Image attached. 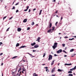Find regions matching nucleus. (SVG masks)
Wrapping results in <instances>:
<instances>
[{
  "instance_id": "obj_22",
  "label": "nucleus",
  "mask_w": 76,
  "mask_h": 76,
  "mask_svg": "<svg viewBox=\"0 0 76 76\" xmlns=\"http://www.w3.org/2000/svg\"><path fill=\"white\" fill-rule=\"evenodd\" d=\"M58 72H61V71H62V70L60 69H58Z\"/></svg>"
},
{
  "instance_id": "obj_15",
  "label": "nucleus",
  "mask_w": 76,
  "mask_h": 76,
  "mask_svg": "<svg viewBox=\"0 0 76 76\" xmlns=\"http://www.w3.org/2000/svg\"><path fill=\"white\" fill-rule=\"evenodd\" d=\"M19 44L18 43H17L16 45V47H19Z\"/></svg>"
},
{
  "instance_id": "obj_45",
  "label": "nucleus",
  "mask_w": 76,
  "mask_h": 76,
  "mask_svg": "<svg viewBox=\"0 0 76 76\" xmlns=\"http://www.w3.org/2000/svg\"><path fill=\"white\" fill-rule=\"evenodd\" d=\"M54 64V63L53 62H52L51 63V65H53V64Z\"/></svg>"
},
{
  "instance_id": "obj_12",
  "label": "nucleus",
  "mask_w": 76,
  "mask_h": 76,
  "mask_svg": "<svg viewBox=\"0 0 76 76\" xmlns=\"http://www.w3.org/2000/svg\"><path fill=\"white\" fill-rule=\"evenodd\" d=\"M65 64V65H66V66H70V65H72V64Z\"/></svg>"
},
{
  "instance_id": "obj_6",
  "label": "nucleus",
  "mask_w": 76,
  "mask_h": 76,
  "mask_svg": "<svg viewBox=\"0 0 76 76\" xmlns=\"http://www.w3.org/2000/svg\"><path fill=\"white\" fill-rule=\"evenodd\" d=\"M41 39V38L39 37H38L37 38V40H36V41H38V42H40V41H39L40 40V39Z\"/></svg>"
},
{
  "instance_id": "obj_34",
  "label": "nucleus",
  "mask_w": 76,
  "mask_h": 76,
  "mask_svg": "<svg viewBox=\"0 0 76 76\" xmlns=\"http://www.w3.org/2000/svg\"><path fill=\"white\" fill-rule=\"evenodd\" d=\"M15 9V7L13 6L12 8V9Z\"/></svg>"
},
{
  "instance_id": "obj_47",
  "label": "nucleus",
  "mask_w": 76,
  "mask_h": 76,
  "mask_svg": "<svg viewBox=\"0 0 76 76\" xmlns=\"http://www.w3.org/2000/svg\"><path fill=\"white\" fill-rule=\"evenodd\" d=\"M54 56H58V55H56V54H55L54 55Z\"/></svg>"
},
{
  "instance_id": "obj_49",
  "label": "nucleus",
  "mask_w": 76,
  "mask_h": 76,
  "mask_svg": "<svg viewBox=\"0 0 76 76\" xmlns=\"http://www.w3.org/2000/svg\"><path fill=\"white\" fill-rule=\"evenodd\" d=\"M2 55H3V53H1L0 54V56H2Z\"/></svg>"
},
{
  "instance_id": "obj_28",
  "label": "nucleus",
  "mask_w": 76,
  "mask_h": 76,
  "mask_svg": "<svg viewBox=\"0 0 76 76\" xmlns=\"http://www.w3.org/2000/svg\"><path fill=\"white\" fill-rule=\"evenodd\" d=\"M17 75L18 76H20V74H19V73H18L17 74Z\"/></svg>"
},
{
  "instance_id": "obj_23",
  "label": "nucleus",
  "mask_w": 76,
  "mask_h": 76,
  "mask_svg": "<svg viewBox=\"0 0 76 76\" xmlns=\"http://www.w3.org/2000/svg\"><path fill=\"white\" fill-rule=\"evenodd\" d=\"M73 39H74V38H72V39H69V40L70 41L72 40Z\"/></svg>"
},
{
  "instance_id": "obj_50",
  "label": "nucleus",
  "mask_w": 76,
  "mask_h": 76,
  "mask_svg": "<svg viewBox=\"0 0 76 76\" xmlns=\"http://www.w3.org/2000/svg\"><path fill=\"white\" fill-rule=\"evenodd\" d=\"M18 4H19V3H17L15 4V5H16H16H18Z\"/></svg>"
},
{
  "instance_id": "obj_42",
  "label": "nucleus",
  "mask_w": 76,
  "mask_h": 76,
  "mask_svg": "<svg viewBox=\"0 0 76 76\" xmlns=\"http://www.w3.org/2000/svg\"><path fill=\"white\" fill-rule=\"evenodd\" d=\"M45 69H48V67H45Z\"/></svg>"
},
{
  "instance_id": "obj_33",
  "label": "nucleus",
  "mask_w": 76,
  "mask_h": 76,
  "mask_svg": "<svg viewBox=\"0 0 76 76\" xmlns=\"http://www.w3.org/2000/svg\"><path fill=\"white\" fill-rule=\"evenodd\" d=\"M9 29H10V28L9 27L8 28H7L6 30V31H9Z\"/></svg>"
},
{
  "instance_id": "obj_54",
  "label": "nucleus",
  "mask_w": 76,
  "mask_h": 76,
  "mask_svg": "<svg viewBox=\"0 0 76 76\" xmlns=\"http://www.w3.org/2000/svg\"><path fill=\"white\" fill-rule=\"evenodd\" d=\"M42 66H44V65H45V64H42Z\"/></svg>"
},
{
  "instance_id": "obj_17",
  "label": "nucleus",
  "mask_w": 76,
  "mask_h": 76,
  "mask_svg": "<svg viewBox=\"0 0 76 76\" xmlns=\"http://www.w3.org/2000/svg\"><path fill=\"white\" fill-rule=\"evenodd\" d=\"M18 57V56H14L13 57H12V59H13V58H16Z\"/></svg>"
},
{
  "instance_id": "obj_20",
  "label": "nucleus",
  "mask_w": 76,
  "mask_h": 76,
  "mask_svg": "<svg viewBox=\"0 0 76 76\" xmlns=\"http://www.w3.org/2000/svg\"><path fill=\"white\" fill-rule=\"evenodd\" d=\"M33 76H38V75H36V73H34Z\"/></svg>"
},
{
  "instance_id": "obj_36",
  "label": "nucleus",
  "mask_w": 76,
  "mask_h": 76,
  "mask_svg": "<svg viewBox=\"0 0 76 76\" xmlns=\"http://www.w3.org/2000/svg\"><path fill=\"white\" fill-rule=\"evenodd\" d=\"M62 46L63 47H65V44H63Z\"/></svg>"
},
{
  "instance_id": "obj_31",
  "label": "nucleus",
  "mask_w": 76,
  "mask_h": 76,
  "mask_svg": "<svg viewBox=\"0 0 76 76\" xmlns=\"http://www.w3.org/2000/svg\"><path fill=\"white\" fill-rule=\"evenodd\" d=\"M3 44V43L2 42H0V46L1 45Z\"/></svg>"
},
{
  "instance_id": "obj_21",
  "label": "nucleus",
  "mask_w": 76,
  "mask_h": 76,
  "mask_svg": "<svg viewBox=\"0 0 76 76\" xmlns=\"http://www.w3.org/2000/svg\"><path fill=\"white\" fill-rule=\"evenodd\" d=\"M22 70H23V72H25V70H26V69H25V68H22Z\"/></svg>"
},
{
  "instance_id": "obj_4",
  "label": "nucleus",
  "mask_w": 76,
  "mask_h": 76,
  "mask_svg": "<svg viewBox=\"0 0 76 76\" xmlns=\"http://www.w3.org/2000/svg\"><path fill=\"white\" fill-rule=\"evenodd\" d=\"M76 69V66H75V67H74V68H72V69H70V71H73V70H75V69Z\"/></svg>"
},
{
  "instance_id": "obj_7",
  "label": "nucleus",
  "mask_w": 76,
  "mask_h": 76,
  "mask_svg": "<svg viewBox=\"0 0 76 76\" xmlns=\"http://www.w3.org/2000/svg\"><path fill=\"white\" fill-rule=\"evenodd\" d=\"M52 31V29H50L49 30H48L47 31L48 33H50V32L51 31Z\"/></svg>"
},
{
  "instance_id": "obj_14",
  "label": "nucleus",
  "mask_w": 76,
  "mask_h": 76,
  "mask_svg": "<svg viewBox=\"0 0 76 76\" xmlns=\"http://www.w3.org/2000/svg\"><path fill=\"white\" fill-rule=\"evenodd\" d=\"M52 31H54V30L55 29V27H54V26L52 27Z\"/></svg>"
},
{
  "instance_id": "obj_43",
  "label": "nucleus",
  "mask_w": 76,
  "mask_h": 76,
  "mask_svg": "<svg viewBox=\"0 0 76 76\" xmlns=\"http://www.w3.org/2000/svg\"><path fill=\"white\" fill-rule=\"evenodd\" d=\"M58 12V11H57V10H56V12H55V13H57V12Z\"/></svg>"
},
{
  "instance_id": "obj_3",
  "label": "nucleus",
  "mask_w": 76,
  "mask_h": 76,
  "mask_svg": "<svg viewBox=\"0 0 76 76\" xmlns=\"http://www.w3.org/2000/svg\"><path fill=\"white\" fill-rule=\"evenodd\" d=\"M61 52H62V50L61 49H60L57 51V53H61Z\"/></svg>"
},
{
  "instance_id": "obj_59",
  "label": "nucleus",
  "mask_w": 76,
  "mask_h": 76,
  "mask_svg": "<svg viewBox=\"0 0 76 76\" xmlns=\"http://www.w3.org/2000/svg\"><path fill=\"white\" fill-rule=\"evenodd\" d=\"M74 56H75V55H74V56H71V57H74Z\"/></svg>"
},
{
  "instance_id": "obj_56",
  "label": "nucleus",
  "mask_w": 76,
  "mask_h": 76,
  "mask_svg": "<svg viewBox=\"0 0 76 76\" xmlns=\"http://www.w3.org/2000/svg\"><path fill=\"white\" fill-rule=\"evenodd\" d=\"M1 2H3V0H1Z\"/></svg>"
},
{
  "instance_id": "obj_38",
  "label": "nucleus",
  "mask_w": 76,
  "mask_h": 76,
  "mask_svg": "<svg viewBox=\"0 0 76 76\" xmlns=\"http://www.w3.org/2000/svg\"><path fill=\"white\" fill-rule=\"evenodd\" d=\"M18 12H19V10H16V13H18Z\"/></svg>"
},
{
  "instance_id": "obj_64",
  "label": "nucleus",
  "mask_w": 76,
  "mask_h": 76,
  "mask_svg": "<svg viewBox=\"0 0 76 76\" xmlns=\"http://www.w3.org/2000/svg\"><path fill=\"white\" fill-rule=\"evenodd\" d=\"M54 2H56V0H54Z\"/></svg>"
},
{
  "instance_id": "obj_35",
  "label": "nucleus",
  "mask_w": 76,
  "mask_h": 76,
  "mask_svg": "<svg viewBox=\"0 0 76 76\" xmlns=\"http://www.w3.org/2000/svg\"><path fill=\"white\" fill-rule=\"evenodd\" d=\"M45 53L43 55V57H45Z\"/></svg>"
},
{
  "instance_id": "obj_55",
  "label": "nucleus",
  "mask_w": 76,
  "mask_h": 76,
  "mask_svg": "<svg viewBox=\"0 0 76 76\" xmlns=\"http://www.w3.org/2000/svg\"><path fill=\"white\" fill-rule=\"evenodd\" d=\"M64 57H67V55H64Z\"/></svg>"
},
{
  "instance_id": "obj_40",
  "label": "nucleus",
  "mask_w": 76,
  "mask_h": 76,
  "mask_svg": "<svg viewBox=\"0 0 76 76\" xmlns=\"http://www.w3.org/2000/svg\"><path fill=\"white\" fill-rule=\"evenodd\" d=\"M36 51H37V50H33V52H36Z\"/></svg>"
},
{
  "instance_id": "obj_57",
  "label": "nucleus",
  "mask_w": 76,
  "mask_h": 76,
  "mask_svg": "<svg viewBox=\"0 0 76 76\" xmlns=\"http://www.w3.org/2000/svg\"><path fill=\"white\" fill-rule=\"evenodd\" d=\"M3 63H2L1 64V66H3Z\"/></svg>"
},
{
  "instance_id": "obj_53",
  "label": "nucleus",
  "mask_w": 76,
  "mask_h": 76,
  "mask_svg": "<svg viewBox=\"0 0 76 76\" xmlns=\"http://www.w3.org/2000/svg\"><path fill=\"white\" fill-rule=\"evenodd\" d=\"M36 10V9L35 8L33 9V11H34V10Z\"/></svg>"
},
{
  "instance_id": "obj_29",
  "label": "nucleus",
  "mask_w": 76,
  "mask_h": 76,
  "mask_svg": "<svg viewBox=\"0 0 76 76\" xmlns=\"http://www.w3.org/2000/svg\"><path fill=\"white\" fill-rule=\"evenodd\" d=\"M7 17V16H5L4 17V18H3V20H4V19H6V18Z\"/></svg>"
},
{
  "instance_id": "obj_51",
  "label": "nucleus",
  "mask_w": 76,
  "mask_h": 76,
  "mask_svg": "<svg viewBox=\"0 0 76 76\" xmlns=\"http://www.w3.org/2000/svg\"><path fill=\"white\" fill-rule=\"evenodd\" d=\"M62 19H63V17H61V20Z\"/></svg>"
},
{
  "instance_id": "obj_13",
  "label": "nucleus",
  "mask_w": 76,
  "mask_h": 76,
  "mask_svg": "<svg viewBox=\"0 0 76 76\" xmlns=\"http://www.w3.org/2000/svg\"><path fill=\"white\" fill-rule=\"evenodd\" d=\"M25 47H26V46H23L20 47L19 48H25Z\"/></svg>"
},
{
  "instance_id": "obj_16",
  "label": "nucleus",
  "mask_w": 76,
  "mask_h": 76,
  "mask_svg": "<svg viewBox=\"0 0 76 76\" xmlns=\"http://www.w3.org/2000/svg\"><path fill=\"white\" fill-rule=\"evenodd\" d=\"M54 70H55V69H52L51 72L52 73H53V72H54Z\"/></svg>"
},
{
  "instance_id": "obj_37",
  "label": "nucleus",
  "mask_w": 76,
  "mask_h": 76,
  "mask_svg": "<svg viewBox=\"0 0 76 76\" xmlns=\"http://www.w3.org/2000/svg\"><path fill=\"white\" fill-rule=\"evenodd\" d=\"M30 29V28L29 27H28L27 29V30H29Z\"/></svg>"
},
{
  "instance_id": "obj_60",
  "label": "nucleus",
  "mask_w": 76,
  "mask_h": 76,
  "mask_svg": "<svg viewBox=\"0 0 76 76\" xmlns=\"http://www.w3.org/2000/svg\"><path fill=\"white\" fill-rule=\"evenodd\" d=\"M59 64H60V63H59L58 64V66H59Z\"/></svg>"
},
{
  "instance_id": "obj_39",
  "label": "nucleus",
  "mask_w": 76,
  "mask_h": 76,
  "mask_svg": "<svg viewBox=\"0 0 76 76\" xmlns=\"http://www.w3.org/2000/svg\"><path fill=\"white\" fill-rule=\"evenodd\" d=\"M22 70V68L21 67H20V68H19V70Z\"/></svg>"
},
{
  "instance_id": "obj_26",
  "label": "nucleus",
  "mask_w": 76,
  "mask_h": 76,
  "mask_svg": "<svg viewBox=\"0 0 76 76\" xmlns=\"http://www.w3.org/2000/svg\"><path fill=\"white\" fill-rule=\"evenodd\" d=\"M72 73V72L71 71H69L68 72V73Z\"/></svg>"
},
{
  "instance_id": "obj_24",
  "label": "nucleus",
  "mask_w": 76,
  "mask_h": 76,
  "mask_svg": "<svg viewBox=\"0 0 76 76\" xmlns=\"http://www.w3.org/2000/svg\"><path fill=\"white\" fill-rule=\"evenodd\" d=\"M35 24L34 22H32L31 24V25H34Z\"/></svg>"
},
{
  "instance_id": "obj_9",
  "label": "nucleus",
  "mask_w": 76,
  "mask_h": 76,
  "mask_svg": "<svg viewBox=\"0 0 76 76\" xmlns=\"http://www.w3.org/2000/svg\"><path fill=\"white\" fill-rule=\"evenodd\" d=\"M52 27V24L51 23H50L49 28H51Z\"/></svg>"
},
{
  "instance_id": "obj_32",
  "label": "nucleus",
  "mask_w": 76,
  "mask_h": 76,
  "mask_svg": "<svg viewBox=\"0 0 76 76\" xmlns=\"http://www.w3.org/2000/svg\"><path fill=\"white\" fill-rule=\"evenodd\" d=\"M29 6H28L27 7H26V9H27V10L28 9H29Z\"/></svg>"
},
{
  "instance_id": "obj_5",
  "label": "nucleus",
  "mask_w": 76,
  "mask_h": 76,
  "mask_svg": "<svg viewBox=\"0 0 76 76\" xmlns=\"http://www.w3.org/2000/svg\"><path fill=\"white\" fill-rule=\"evenodd\" d=\"M38 47H39V45H36L34 46V48H38Z\"/></svg>"
},
{
  "instance_id": "obj_58",
  "label": "nucleus",
  "mask_w": 76,
  "mask_h": 76,
  "mask_svg": "<svg viewBox=\"0 0 76 76\" xmlns=\"http://www.w3.org/2000/svg\"><path fill=\"white\" fill-rule=\"evenodd\" d=\"M21 71H20V75H22V74H21Z\"/></svg>"
},
{
  "instance_id": "obj_1",
  "label": "nucleus",
  "mask_w": 76,
  "mask_h": 76,
  "mask_svg": "<svg viewBox=\"0 0 76 76\" xmlns=\"http://www.w3.org/2000/svg\"><path fill=\"white\" fill-rule=\"evenodd\" d=\"M58 45V43L57 42H55L53 46L52 47L53 49H55L56 48H57V45Z\"/></svg>"
},
{
  "instance_id": "obj_46",
  "label": "nucleus",
  "mask_w": 76,
  "mask_h": 76,
  "mask_svg": "<svg viewBox=\"0 0 76 76\" xmlns=\"http://www.w3.org/2000/svg\"><path fill=\"white\" fill-rule=\"evenodd\" d=\"M31 12V9H29L28 12Z\"/></svg>"
},
{
  "instance_id": "obj_52",
  "label": "nucleus",
  "mask_w": 76,
  "mask_h": 76,
  "mask_svg": "<svg viewBox=\"0 0 76 76\" xmlns=\"http://www.w3.org/2000/svg\"><path fill=\"white\" fill-rule=\"evenodd\" d=\"M57 23H58V22H56L55 24H56V25H57Z\"/></svg>"
},
{
  "instance_id": "obj_48",
  "label": "nucleus",
  "mask_w": 76,
  "mask_h": 76,
  "mask_svg": "<svg viewBox=\"0 0 76 76\" xmlns=\"http://www.w3.org/2000/svg\"><path fill=\"white\" fill-rule=\"evenodd\" d=\"M12 18H13V17H11V18H9V20H10V19H12Z\"/></svg>"
},
{
  "instance_id": "obj_25",
  "label": "nucleus",
  "mask_w": 76,
  "mask_h": 76,
  "mask_svg": "<svg viewBox=\"0 0 76 76\" xmlns=\"http://www.w3.org/2000/svg\"><path fill=\"white\" fill-rule=\"evenodd\" d=\"M27 54H28L29 55H30V56H32V57H33V56H32V55L29 53H27Z\"/></svg>"
},
{
  "instance_id": "obj_44",
  "label": "nucleus",
  "mask_w": 76,
  "mask_h": 76,
  "mask_svg": "<svg viewBox=\"0 0 76 76\" xmlns=\"http://www.w3.org/2000/svg\"><path fill=\"white\" fill-rule=\"evenodd\" d=\"M68 38V37H67L66 36H65L64 37V38Z\"/></svg>"
},
{
  "instance_id": "obj_61",
  "label": "nucleus",
  "mask_w": 76,
  "mask_h": 76,
  "mask_svg": "<svg viewBox=\"0 0 76 76\" xmlns=\"http://www.w3.org/2000/svg\"><path fill=\"white\" fill-rule=\"evenodd\" d=\"M12 74H14V73H15V72H12Z\"/></svg>"
},
{
  "instance_id": "obj_41",
  "label": "nucleus",
  "mask_w": 76,
  "mask_h": 76,
  "mask_svg": "<svg viewBox=\"0 0 76 76\" xmlns=\"http://www.w3.org/2000/svg\"><path fill=\"white\" fill-rule=\"evenodd\" d=\"M27 10H28L27 9H26V10H24V11H25V12H26Z\"/></svg>"
},
{
  "instance_id": "obj_30",
  "label": "nucleus",
  "mask_w": 76,
  "mask_h": 76,
  "mask_svg": "<svg viewBox=\"0 0 76 76\" xmlns=\"http://www.w3.org/2000/svg\"><path fill=\"white\" fill-rule=\"evenodd\" d=\"M46 72H49V70L47 69H46Z\"/></svg>"
},
{
  "instance_id": "obj_27",
  "label": "nucleus",
  "mask_w": 76,
  "mask_h": 76,
  "mask_svg": "<svg viewBox=\"0 0 76 76\" xmlns=\"http://www.w3.org/2000/svg\"><path fill=\"white\" fill-rule=\"evenodd\" d=\"M63 51L64 53H66V54H67V52H66V51H65V50H63Z\"/></svg>"
},
{
  "instance_id": "obj_63",
  "label": "nucleus",
  "mask_w": 76,
  "mask_h": 76,
  "mask_svg": "<svg viewBox=\"0 0 76 76\" xmlns=\"http://www.w3.org/2000/svg\"><path fill=\"white\" fill-rule=\"evenodd\" d=\"M56 17H58V15H56Z\"/></svg>"
},
{
  "instance_id": "obj_10",
  "label": "nucleus",
  "mask_w": 76,
  "mask_h": 76,
  "mask_svg": "<svg viewBox=\"0 0 76 76\" xmlns=\"http://www.w3.org/2000/svg\"><path fill=\"white\" fill-rule=\"evenodd\" d=\"M35 44H36V43L35 42H34L33 43L31 44V45L32 46H34V45H35Z\"/></svg>"
},
{
  "instance_id": "obj_8",
  "label": "nucleus",
  "mask_w": 76,
  "mask_h": 76,
  "mask_svg": "<svg viewBox=\"0 0 76 76\" xmlns=\"http://www.w3.org/2000/svg\"><path fill=\"white\" fill-rule=\"evenodd\" d=\"M21 30H22V29L20 28H18L17 30L18 32H20Z\"/></svg>"
},
{
  "instance_id": "obj_11",
  "label": "nucleus",
  "mask_w": 76,
  "mask_h": 76,
  "mask_svg": "<svg viewBox=\"0 0 76 76\" xmlns=\"http://www.w3.org/2000/svg\"><path fill=\"white\" fill-rule=\"evenodd\" d=\"M26 22H27V19H25L23 21V22L24 23Z\"/></svg>"
},
{
  "instance_id": "obj_2",
  "label": "nucleus",
  "mask_w": 76,
  "mask_h": 76,
  "mask_svg": "<svg viewBox=\"0 0 76 76\" xmlns=\"http://www.w3.org/2000/svg\"><path fill=\"white\" fill-rule=\"evenodd\" d=\"M53 58V56L51 55H50L49 56V57L48 58V60H52Z\"/></svg>"
},
{
  "instance_id": "obj_19",
  "label": "nucleus",
  "mask_w": 76,
  "mask_h": 76,
  "mask_svg": "<svg viewBox=\"0 0 76 76\" xmlns=\"http://www.w3.org/2000/svg\"><path fill=\"white\" fill-rule=\"evenodd\" d=\"M74 51V49H72L70 50V52H72V51Z\"/></svg>"
},
{
  "instance_id": "obj_18",
  "label": "nucleus",
  "mask_w": 76,
  "mask_h": 76,
  "mask_svg": "<svg viewBox=\"0 0 76 76\" xmlns=\"http://www.w3.org/2000/svg\"><path fill=\"white\" fill-rule=\"evenodd\" d=\"M42 10H41L40 11V12L39 13V15H40L41 14V12H42Z\"/></svg>"
},
{
  "instance_id": "obj_62",
  "label": "nucleus",
  "mask_w": 76,
  "mask_h": 76,
  "mask_svg": "<svg viewBox=\"0 0 76 76\" xmlns=\"http://www.w3.org/2000/svg\"><path fill=\"white\" fill-rule=\"evenodd\" d=\"M22 72L23 73H24V72H23V71H22Z\"/></svg>"
}]
</instances>
